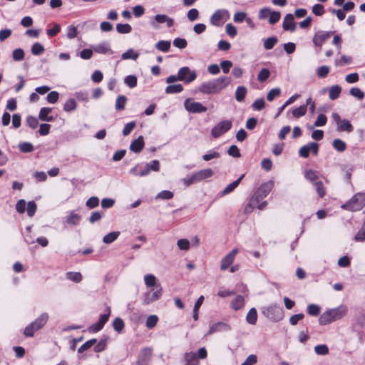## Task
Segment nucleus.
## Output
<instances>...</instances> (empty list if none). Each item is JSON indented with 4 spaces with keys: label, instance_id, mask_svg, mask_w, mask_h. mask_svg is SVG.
Returning <instances> with one entry per match:
<instances>
[{
    "label": "nucleus",
    "instance_id": "obj_1",
    "mask_svg": "<svg viewBox=\"0 0 365 365\" xmlns=\"http://www.w3.org/2000/svg\"><path fill=\"white\" fill-rule=\"evenodd\" d=\"M230 77L221 76L202 83L199 91L204 94L217 93L225 88L230 83Z\"/></svg>",
    "mask_w": 365,
    "mask_h": 365
},
{
    "label": "nucleus",
    "instance_id": "obj_2",
    "mask_svg": "<svg viewBox=\"0 0 365 365\" xmlns=\"http://www.w3.org/2000/svg\"><path fill=\"white\" fill-rule=\"evenodd\" d=\"M346 307L340 306L324 312L319 319V324L327 325L341 319L346 313Z\"/></svg>",
    "mask_w": 365,
    "mask_h": 365
},
{
    "label": "nucleus",
    "instance_id": "obj_3",
    "mask_svg": "<svg viewBox=\"0 0 365 365\" xmlns=\"http://www.w3.org/2000/svg\"><path fill=\"white\" fill-rule=\"evenodd\" d=\"M365 206V194L359 192L354 195L342 207L352 212L361 210Z\"/></svg>",
    "mask_w": 365,
    "mask_h": 365
},
{
    "label": "nucleus",
    "instance_id": "obj_4",
    "mask_svg": "<svg viewBox=\"0 0 365 365\" xmlns=\"http://www.w3.org/2000/svg\"><path fill=\"white\" fill-rule=\"evenodd\" d=\"M264 314L267 317L274 322H279L284 317L283 309L277 304L271 305L266 309Z\"/></svg>",
    "mask_w": 365,
    "mask_h": 365
},
{
    "label": "nucleus",
    "instance_id": "obj_5",
    "mask_svg": "<svg viewBox=\"0 0 365 365\" xmlns=\"http://www.w3.org/2000/svg\"><path fill=\"white\" fill-rule=\"evenodd\" d=\"M105 312H106L104 314L100 315L99 319L96 323L89 327L88 330L90 332L96 333L103 328V327L109 319L111 312L110 308L109 307H107Z\"/></svg>",
    "mask_w": 365,
    "mask_h": 365
},
{
    "label": "nucleus",
    "instance_id": "obj_6",
    "mask_svg": "<svg viewBox=\"0 0 365 365\" xmlns=\"http://www.w3.org/2000/svg\"><path fill=\"white\" fill-rule=\"evenodd\" d=\"M105 312H106L104 314L100 315L99 319L96 323L89 327L88 330L90 332L96 333L103 328V327L109 319L111 312L110 308L109 307H107Z\"/></svg>",
    "mask_w": 365,
    "mask_h": 365
},
{
    "label": "nucleus",
    "instance_id": "obj_7",
    "mask_svg": "<svg viewBox=\"0 0 365 365\" xmlns=\"http://www.w3.org/2000/svg\"><path fill=\"white\" fill-rule=\"evenodd\" d=\"M232 122L229 120L220 121L211 130V135L213 138H217L232 128Z\"/></svg>",
    "mask_w": 365,
    "mask_h": 365
},
{
    "label": "nucleus",
    "instance_id": "obj_8",
    "mask_svg": "<svg viewBox=\"0 0 365 365\" xmlns=\"http://www.w3.org/2000/svg\"><path fill=\"white\" fill-rule=\"evenodd\" d=\"M197 78V73L195 71H191L187 66L182 67L178 71V79L185 83H190L194 81Z\"/></svg>",
    "mask_w": 365,
    "mask_h": 365
},
{
    "label": "nucleus",
    "instance_id": "obj_9",
    "mask_svg": "<svg viewBox=\"0 0 365 365\" xmlns=\"http://www.w3.org/2000/svg\"><path fill=\"white\" fill-rule=\"evenodd\" d=\"M280 13L278 11H272L268 8L262 9L259 12V20L268 19L269 23H276L280 19Z\"/></svg>",
    "mask_w": 365,
    "mask_h": 365
},
{
    "label": "nucleus",
    "instance_id": "obj_10",
    "mask_svg": "<svg viewBox=\"0 0 365 365\" xmlns=\"http://www.w3.org/2000/svg\"><path fill=\"white\" fill-rule=\"evenodd\" d=\"M163 289L160 284L155 286V290L147 292L143 296V304H149L150 303L158 300L162 296Z\"/></svg>",
    "mask_w": 365,
    "mask_h": 365
},
{
    "label": "nucleus",
    "instance_id": "obj_11",
    "mask_svg": "<svg viewBox=\"0 0 365 365\" xmlns=\"http://www.w3.org/2000/svg\"><path fill=\"white\" fill-rule=\"evenodd\" d=\"M319 148V146L317 143L312 142L301 147L299 150V155L304 158H307L309 156L310 152H312L314 155H317Z\"/></svg>",
    "mask_w": 365,
    "mask_h": 365
},
{
    "label": "nucleus",
    "instance_id": "obj_12",
    "mask_svg": "<svg viewBox=\"0 0 365 365\" xmlns=\"http://www.w3.org/2000/svg\"><path fill=\"white\" fill-rule=\"evenodd\" d=\"M185 109L192 113H204L207 111V108L200 102L191 101L187 99L184 103Z\"/></svg>",
    "mask_w": 365,
    "mask_h": 365
},
{
    "label": "nucleus",
    "instance_id": "obj_13",
    "mask_svg": "<svg viewBox=\"0 0 365 365\" xmlns=\"http://www.w3.org/2000/svg\"><path fill=\"white\" fill-rule=\"evenodd\" d=\"M334 31H319L315 33L312 41L316 46L322 47V44L333 35Z\"/></svg>",
    "mask_w": 365,
    "mask_h": 365
},
{
    "label": "nucleus",
    "instance_id": "obj_14",
    "mask_svg": "<svg viewBox=\"0 0 365 365\" xmlns=\"http://www.w3.org/2000/svg\"><path fill=\"white\" fill-rule=\"evenodd\" d=\"M238 252V249L235 248L222 259L220 263V269L222 271H225L231 266Z\"/></svg>",
    "mask_w": 365,
    "mask_h": 365
},
{
    "label": "nucleus",
    "instance_id": "obj_15",
    "mask_svg": "<svg viewBox=\"0 0 365 365\" xmlns=\"http://www.w3.org/2000/svg\"><path fill=\"white\" fill-rule=\"evenodd\" d=\"M230 14L226 9H220L216 11L211 16L212 23L222 21L225 22L230 19Z\"/></svg>",
    "mask_w": 365,
    "mask_h": 365
},
{
    "label": "nucleus",
    "instance_id": "obj_16",
    "mask_svg": "<svg viewBox=\"0 0 365 365\" xmlns=\"http://www.w3.org/2000/svg\"><path fill=\"white\" fill-rule=\"evenodd\" d=\"M264 197L257 195V192H255L254 195L250 200V205L255 206L259 210H263L267 206V202L262 201Z\"/></svg>",
    "mask_w": 365,
    "mask_h": 365
},
{
    "label": "nucleus",
    "instance_id": "obj_17",
    "mask_svg": "<svg viewBox=\"0 0 365 365\" xmlns=\"http://www.w3.org/2000/svg\"><path fill=\"white\" fill-rule=\"evenodd\" d=\"M130 173L135 176H145L149 174V168H147L146 165H143L140 164H138L130 169Z\"/></svg>",
    "mask_w": 365,
    "mask_h": 365
},
{
    "label": "nucleus",
    "instance_id": "obj_18",
    "mask_svg": "<svg viewBox=\"0 0 365 365\" xmlns=\"http://www.w3.org/2000/svg\"><path fill=\"white\" fill-rule=\"evenodd\" d=\"M273 187V182L272 181H268L262 183L255 191L257 192V195L262 196V197H266L267 195L270 192Z\"/></svg>",
    "mask_w": 365,
    "mask_h": 365
},
{
    "label": "nucleus",
    "instance_id": "obj_19",
    "mask_svg": "<svg viewBox=\"0 0 365 365\" xmlns=\"http://www.w3.org/2000/svg\"><path fill=\"white\" fill-rule=\"evenodd\" d=\"M52 112V108L48 107L41 108L38 118L42 121L52 122L54 120V118L52 115H50V113Z\"/></svg>",
    "mask_w": 365,
    "mask_h": 365
},
{
    "label": "nucleus",
    "instance_id": "obj_20",
    "mask_svg": "<svg viewBox=\"0 0 365 365\" xmlns=\"http://www.w3.org/2000/svg\"><path fill=\"white\" fill-rule=\"evenodd\" d=\"M145 143L143 136H139L137 139L134 140L130 145V149L136 153H140L144 148Z\"/></svg>",
    "mask_w": 365,
    "mask_h": 365
},
{
    "label": "nucleus",
    "instance_id": "obj_21",
    "mask_svg": "<svg viewBox=\"0 0 365 365\" xmlns=\"http://www.w3.org/2000/svg\"><path fill=\"white\" fill-rule=\"evenodd\" d=\"M48 320V314L47 313H42L35 321L32 322V324L36 327V329L39 330L42 329Z\"/></svg>",
    "mask_w": 365,
    "mask_h": 365
},
{
    "label": "nucleus",
    "instance_id": "obj_22",
    "mask_svg": "<svg viewBox=\"0 0 365 365\" xmlns=\"http://www.w3.org/2000/svg\"><path fill=\"white\" fill-rule=\"evenodd\" d=\"M304 175L305 179L312 185L318 180H320L319 177V172L312 169L306 170L304 173Z\"/></svg>",
    "mask_w": 365,
    "mask_h": 365
},
{
    "label": "nucleus",
    "instance_id": "obj_23",
    "mask_svg": "<svg viewBox=\"0 0 365 365\" xmlns=\"http://www.w3.org/2000/svg\"><path fill=\"white\" fill-rule=\"evenodd\" d=\"M245 305V299L241 295H237L232 302L230 304V307L235 310H240L242 309Z\"/></svg>",
    "mask_w": 365,
    "mask_h": 365
},
{
    "label": "nucleus",
    "instance_id": "obj_24",
    "mask_svg": "<svg viewBox=\"0 0 365 365\" xmlns=\"http://www.w3.org/2000/svg\"><path fill=\"white\" fill-rule=\"evenodd\" d=\"M244 176V174L242 175L238 179L227 185L226 187L222 191V195H225L232 192L239 185Z\"/></svg>",
    "mask_w": 365,
    "mask_h": 365
},
{
    "label": "nucleus",
    "instance_id": "obj_25",
    "mask_svg": "<svg viewBox=\"0 0 365 365\" xmlns=\"http://www.w3.org/2000/svg\"><path fill=\"white\" fill-rule=\"evenodd\" d=\"M185 365H199V361L195 356V353L190 351L184 354Z\"/></svg>",
    "mask_w": 365,
    "mask_h": 365
},
{
    "label": "nucleus",
    "instance_id": "obj_26",
    "mask_svg": "<svg viewBox=\"0 0 365 365\" xmlns=\"http://www.w3.org/2000/svg\"><path fill=\"white\" fill-rule=\"evenodd\" d=\"M354 130V127L353 125L351 124V123L346 120V119H343L341 121V123H339L337 126V131L338 132H344V131H346V132H348V133H351Z\"/></svg>",
    "mask_w": 365,
    "mask_h": 365
},
{
    "label": "nucleus",
    "instance_id": "obj_27",
    "mask_svg": "<svg viewBox=\"0 0 365 365\" xmlns=\"http://www.w3.org/2000/svg\"><path fill=\"white\" fill-rule=\"evenodd\" d=\"M230 327L228 324L223 323V322H217V323L214 324L210 328L208 334H213L217 331H223V330H230Z\"/></svg>",
    "mask_w": 365,
    "mask_h": 365
},
{
    "label": "nucleus",
    "instance_id": "obj_28",
    "mask_svg": "<svg viewBox=\"0 0 365 365\" xmlns=\"http://www.w3.org/2000/svg\"><path fill=\"white\" fill-rule=\"evenodd\" d=\"M199 181L210 178L213 176L214 172L211 168H205L196 172Z\"/></svg>",
    "mask_w": 365,
    "mask_h": 365
},
{
    "label": "nucleus",
    "instance_id": "obj_29",
    "mask_svg": "<svg viewBox=\"0 0 365 365\" xmlns=\"http://www.w3.org/2000/svg\"><path fill=\"white\" fill-rule=\"evenodd\" d=\"M153 350L149 347H145L140 351V354L138 361H148L152 356Z\"/></svg>",
    "mask_w": 365,
    "mask_h": 365
},
{
    "label": "nucleus",
    "instance_id": "obj_30",
    "mask_svg": "<svg viewBox=\"0 0 365 365\" xmlns=\"http://www.w3.org/2000/svg\"><path fill=\"white\" fill-rule=\"evenodd\" d=\"M313 185L314 186L317 195L320 198H323L327 195L326 187H324L322 180H318L314 184H313Z\"/></svg>",
    "mask_w": 365,
    "mask_h": 365
},
{
    "label": "nucleus",
    "instance_id": "obj_31",
    "mask_svg": "<svg viewBox=\"0 0 365 365\" xmlns=\"http://www.w3.org/2000/svg\"><path fill=\"white\" fill-rule=\"evenodd\" d=\"M247 323L255 325L257 321V312L255 308H251L246 316Z\"/></svg>",
    "mask_w": 365,
    "mask_h": 365
},
{
    "label": "nucleus",
    "instance_id": "obj_32",
    "mask_svg": "<svg viewBox=\"0 0 365 365\" xmlns=\"http://www.w3.org/2000/svg\"><path fill=\"white\" fill-rule=\"evenodd\" d=\"M247 88L245 86H238L235 91L236 101H237L238 102H242V101H244L247 94Z\"/></svg>",
    "mask_w": 365,
    "mask_h": 365
},
{
    "label": "nucleus",
    "instance_id": "obj_33",
    "mask_svg": "<svg viewBox=\"0 0 365 365\" xmlns=\"http://www.w3.org/2000/svg\"><path fill=\"white\" fill-rule=\"evenodd\" d=\"M127 102L126 96L123 95L118 96L115 101V108L117 110H123Z\"/></svg>",
    "mask_w": 365,
    "mask_h": 365
},
{
    "label": "nucleus",
    "instance_id": "obj_34",
    "mask_svg": "<svg viewBox=\"0 0 365 365\" xmlns=\"http://www.w3.org/2000/svg\"><path fill=\"white\" fill-rule=\"evenodd\" d=\"M113 327L118 333H121L125 328V323L120 317H116L113 321Z\"/></svg>",
    "mask_w": 365,
    "mask_h": 365
},
{
    "label": "nucleus",
    "instance_id": "obj_35",
    "mask_svg": "<svg viewBox=\"0 0 365 365\" xmlns=\"http://www.w3.org/2000/svg\"><path fill=\"white\" fill-rule=\"evenodd\" d=\"M341 91V88L338 86L335 85L330 88L329 91V97L331 100H336L339 97V95Z\"/></svg>",
    "mask_w": 365,
    "mask_h": 365
},
{
    "label": "nucleus",
    "instance_id": "obj_36",
    "mask_svg": "<svg viewBox=\"0 0 365 365\" xmlns=\"http://www.w3.org/2000/svg\"><path fill=\"white\" fill-rule=\"evenodd\" d=\"M307 111V105H302L298 108L293 109L292 113L294 118H299L302 116H304L306 114Z\"/></svg>",
    "mask_w": 365,
    "mask_h": 365
},
{
    "label": "nucleus",
    "instance_id": "obj_37",
    "mask_svg": "<svg viewBox=\"0 0 365 365\" xmlns=\"http://www.w3.org/2000/svg\"><path fill=\"white\" fill-rule=\"evenodd\" d=\"M332 145L339 152H344L346 148V143L339 138L334 139Z\"/></svg>",
    "mask_w": 365,
    "mask_h": 365
},
{
    "label": "nucleus",
    "instance_id": "obj_38",
    "mask_svg": "<svg viewBox=\"0 0 365 365\" xmlns=\"http://www.w3.org/2000/svg\"><path fill=\"white\" fill-rule=\"evenodd\" d=\"M81 220V216L74 212H71L66 219V222L71 225H76Z\"/></svg>",
    "mask_w": 365,
    "mask_h": 365
},
{
    "label": "nucleus",
    "instance_id": "obj_39",
    "mask_svg": "<svg viewBox=\"0 0 365 365\" xmlns=\"http://www.w3.org/2000/svg\"><path fill=\"white\" fill-rule=\"evenodd\" d=\"M93 51L96 53H101V54H106L108 52L111 51L109 46L106 43H101L95 47H93Z\"/></svg>",
    "mask_w": 365,
    "mask_h": 365
},
{
    "label": "nucleus",
    "instance_id": "obj_40",
    "mask_svg": "<svg viewBox=\"0 0 365 365\" xmlns=\"http://www.w3.org/2000/svg\"><path fill=\"white\" fill-rule=\"evenodd\" d=\"M120 235V232H112L103 237V241L106 244H110L114 242Z\"/></svg>",
    "mask_w": 365,
    "mask_h": 365
},
{
    "label": "nucleus",
    "instance_id": "obj_41",
    "mask_svg": "<svg viewBox=\"0 0 365 365\" xmlns=\"http://www.w3.org/2000/svg\"><path fill=\"white\" fill-rule=\"evenodd\" d=\"M183 91V86L181 84H175L168 86L165 88L166 93H178Z\"/></svg>",
    "mask_w": 365,
    "mask_h": 365
},
{
    "label": "nucleus",
    "instance_id": "obj_42",
    "mask_svg": "<svg viewBox=\"0 0 365 365\" xmlns=\"http://www.w3.org/2000/svg\"><path fill=\"white\" fill-rule=\"evenodd\" d=\"M97 342L96 339H91L86 341L83 344H82L78 349V353H83L85 351L91 348L93 345H95Z\"/></svg>",
    "mask_w": 365,
    "mask_h": 365
},
{
    "label": "nucleus",
    "instance_id": "obj_43",
    "mask_svg": "<svg viewBox=\"0 0 365 365\" xmlns=\"http://www.w3.org/2000/svg\"><path fill=\"white\" fill-rule=\"evenodd\" d=\"M307 313L311 316H318L320 313L321 308L319 305L311 304L307 306Z\"/></svg>",
    "mask_w": 365,
    "mask_h": 365
},
{
    "label": "nucleus",
    "instance_id": "obj_44",
    "mask_svg": "<svg viewBox=\"0 0 365 365\" xmlns=\"http://www.w3.org/2000/svg\"><path fill=\"white\" fill-rule=\"evenodd\" d=\"M155 47L160 51L168 52L170 48V42L168 41L162 40L156 43Z\"/></svg>",
    "mask_w": 365,
    "mask_h": 365
},
{
    "label": "nucleus",
    "instance_id": "obj_45",
    "mask_svg": "<svg viewBox=\"0 0 365 365\" xmlns=\"http://www.w3.org/2000/svg\"><path fill=\"white\" fill-rule=\"evenodd\" d=\"M278 39L276 36H271L267 38L264 41V47L267 50L272 49L274 45L277 43Z\"/></svg>",
    "mask_w": 365,
    "mask_h": 365
},
{
    "label": "nucleus",
    "instance_id": "obj_46",
    "mask_svg": "<svg viewBox=\"0 0 365 365\" xmlns=\"http://www.w3.org/2000/svg\"><path fill=\"white\" fill-rule=\"evenodd\" d=\"M139 56V54L135 52L132 48L127 50L125 53H123L121 56L122 59H133L136 60Z\"/></svg>",
    "mask_w": 365,
    "mask_h": 365
},
{
    "label": "nucleus",
    "instance_id": "obj_47",
    "mask_svg": "<svg viewBox=\"0 0 365 365\" xmlns=\"http://www.w3.org/2000/svg\"><path fill=\"white\" fill-rule=\"evenodd\" d=\"M158 322V317L156 315L149 316L145 322V326L148 329H151L154 328Z\"/></svg>",
    "mask_w": 365,
    "mask_h": 365
},
{
    "label": "nucleus",
    "instance_id": "obj_48",
    "mask_svg": "<svg viewBox=\"0 0 365 365\" xmlns=\"http://www.w3.org/2000/svg\"><path fill=\"white\" fill-rule=\"evenodd\" d=\"M66 277L68 279L76 283H78L82 280L81 274L77 272H68L66 273Z\"/></svg>",
    "mask_w": 365,
    "mask_h": 365
},
{
    "label": "nucleus",
    "instance_id": "obj_49",
    "mask_svg": "<svg viewBox=\"0 0 365 365\" xmlns=\"http://www.w3.org/2000/svg\"><path fill=\"white\" fill-rule=\"evenodd\" d=\"M204 301V297L200 296L196 301L193 309V319L196 321L198 319V310Z\"/></svg>",
    "mask_w": 365,
    "mask_h": 365
},
{
    "label": "nucleus",
    "instance_id": "obj_50",
    "mask_svg": "<svg viewBox=\"0 0 365 365\" xmlns=\"http://www.w3.org/2000/svg\"><path fill=\"white\" fill-rule=\"evenodd\" d=\"M281 94V90L279 88H275L271 89L267 95V99L268 101L271 102L275 98L279 96Z\"/></svg>",
    "mask_w": 365,
    "mask_h": 365
},
{
    "label": "nucleus",
    "instance_id": "obj_51",
    "mask_svg": "<svg viewBox=\"0 0 365 365\" xmlns=\"http://www.w3.org/2000/svg\"><path fill=\"white\" fill-rule=\"evenodd\" d=\"M37 210V205L34 201H29L27 203L26 212L29 217H33Z\"/></svg>",
    "mask_w": 365,
    "mask_h": 365
},
{
    "label": "nucleus",
    "instance_id": "obj_52",
    "mask_svg": "<svg viewBox=\"0 0 365 365\" xmlns=\"http://www.w3.org/2000/svg\"><path fill=\"white\" fill-rule=\"evenodd\" d=\"M266 103L263 98H258L254 101L252 108L255 110H262L265 108Z\"/></svg>",
    "mask_w": 365,
    "mask_h": 365
},
{
    "label": "nucleus",
    "instance_id": "obj_53",
    "mask_svg": "<svg viewBox=\"0 0 365 365\" xmlns=\"http://www.w3.org/2000/svg\"><path fill=\"white\" fill-rule=\"evenodd\" d=\"M36 331H38V330L36 329V327L32 324V323H30L24 329V335L26 337H32V336H34V335Z\"/></svg>",
    "mask_w": 365,
    "mask_h": 365
},
{
    "label": "nucleus",
    "instance_id": "obj_54",
    "mask_svg": "<svg viewBox=\"0 0 365 365\" xmlns=\"http://www.w3.org/2000/svg\"><path fill=\"white\" fill-rule=\"evenodd\" d=\"M44 51L43 45L38 42L33 44L31 47V53L33 55L37 56L41 54Z\"/></svg>",
    "mask_w": 365,
    "mask_h": 365
},
{
    "label": "nucleus",
    "instance_id": "obj_55",
    "mask_svg": "<svg viewBox=\"0 0 365 365\" xmlns=\"http://www.w3.org/2000/svg\"><path fill=\"white\" fill-rule=\"evenodd\" d=\"M124 82L128 87L133 88L137 86V78L135 76L129 75L125 78Z\"/></svg>",
    "mask_w": 365,
    "mask_h": 365
},
{
    "label": "nucleus",
    "instance_id": "obj_56",
    "mask_svg": "<svg viewBox=\"0 0 365 365\" xmlns=\"http://www.w3.org/2000/svg\"><path fill=\"white\" fill-rule=\"evenodd\" d=\"M76 103L74 99H68L64 104L63 109L66 112H71L76 109Z\"/></svg>",
    "mask_w": 365,
    "mask_h": 365
},
{
    "label": "nucleus",
    "instance_id": "obj_57",
    "mask_svg": "<svg viewBox=\"0 0 365 365\" xmlns=\"http://www.w3.org/2000/svg\"><path fill=\"white\" fill-rule=\"evenodd\" d=\"M200 182L197 176L196 173L192 174L191 176H188L183 179V183L186 186H190L195 182Z\"/></svg>",
    "mask_w": 365,
    "mask_h": 365
},
{
    "label": "nucleus",
    "instance_id": "obj_58",
    "mask_svg": "<svg viewBox=\"0 0 365 365\" xmlns=\"http://www.w3.org/2000/svg\"><path fill=\"white\" fill-rule=\"evenodd\" d=\"M144 279L146 286L148 287H152L156 285V277L153 274H146Z\"/></svg>",
    "mask_w": 365,
    "mask_h": 365
},
{
    "label": "nucleus",
    "instance_id": "obj_59",
    "mask_svg": "<svg viewBox=\"0 0 365 365\" xmlns=\"http://www.w3.org/2000/svg\"><path fill=\"white\" fill-rule=\"evenodd\" d=\"M234 21L236 22H242L246 21L247 23H250V19L247 18V14L245 12H237L234 15Z\"/></svg>",
    "mask_w": 365,
    "mask_h": 365
},
{
    "label": "nucleus",
    "instance_id": "obj_60",
    "mask_svg": "<svg viewBox=\"0 0 365 365\" xmlns=\"http://www.w3.org/2000/svg\"><path fill=\"white\" fill-rule=\"evenodd\" d=\"M270 76V71L267 68H262L258 76H257V80L259 82H264Z\"/></svg>",
    "mask_w": 365,
    "mask_h": 365
},
{
    "label": "nucleus",
    "instance_id": "obj_61",
    "mask_svg": "<svg viewBox=\"0 0 365 365\" xmlns=\"http://www.w3.org/2000/svg\"><path fill=\"white\" fill-rule=\"evenodd\" d=\"M330 71V68L327 66H320L317 71V74L319 78H326Z\"/></svg>",
    "mask_w": 365,
    "mask_h": 365
},
{
    "label": "nucleus",
    "instance_id": "obj_62",
    "mask_svg": "<svg viewBox=\"0 0 365 365\" xmlns=\"http://www.w3.org/2000/svg\"><path fill=\"white\" fill-rule=\"evenodd\" d=\"M19 150L22 153H27L34 150V146L31 143L25 142L19 145Z\"/></svg>",
    "mask_w": 365,
    "mask_h": 365
},
{
    "label": "nucleus",
    "instance_id": "obj_63",
    "mask_svg": "<svg viewBox=\"0 0 365 365\" xmlns=\"http://www.w3.org/2000/svg\"><path fill=\"white\" fill-rule=\"evenodd\" d=\"M86 206L90 209H93L98 206L99 205V199L97 197H91L88 199L86 203Z\"/></svg>",
    "mask_w": 365,
    "mask_h": 365
},
{
    "label": "nucleus",
    "instance_id": "obj_64",
    "mask_svg": "<svg viewBox=\"0 0 365 365\" xmlns=\"http://www.w3.org/2000/svg\"><path fill=\"white\" fill-rule=\"evenodd\" d=\"M24 51L22 48H16L14 50L12 57L14 61H21L24 58Z\"/></svg>",
    "mask_w": 365,
    "mask_h": 365
}]
</instances>
